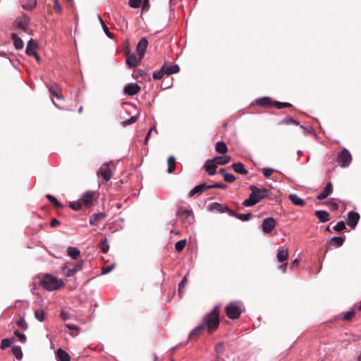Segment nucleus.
<instances>
[{
  "instance_id": "7c9ffc66",
  "label": "nucleus",
  "mask_w": 361,
  "mask_h": 361,
  "mask_svg": "<svg viewBox=\"0 0 361 361\" xmlns=\"http://www.w3.org/2000/svg\"><path fill=\"white\" fill-rule=\"evenodd\" d=\"M68 255L73 258V259H77L80 256V250L74 247H69L67 249Z\"/></svg>"
},
{
  "instance_id": "9b49d317",
  "label": "nucleus",
  "mask_w": 361,
  "mask_h": 361,
  "mask_svg": "<svg viewBox=\"0 0 361 361\" xmlns=\"http://www.w3.org/2000/svg\"><path fill=\"white\" fill-rule=\"evenodd\" d=\"M147 45L148 42L145 37H142L137 44L136 50L139 56V61L143 59Z\"/></svg>"
},
{
  "instance_id": "79ce46f5",
  "label": "nucleus",
  "mask_w": 361,
  "mask_h": 361,
  "mask_svg": "<svg viewBox=\"0 0 361 361\" xmlns=\"http://www.w3.org/2000/svg\"><path fill=\"white\" fill-rule=\"evenodd\" d=\"M49 91L52 97H56L57 99H61V97L56 92V84L54 83L49 85Z\"/></svg>"
},
{
  "instance_id": "e433bc0d",
  "label": "nucleus",
  "mask_w": 361,
  "mask_h": 361,
  "mask_svg": "<svg viewBox=\"0 0 361 361\" xmlns=\"http://www.w3.org/2000/svg\"><path fill=\"white\" fill-rule=\"evenodd\" d=\"M292 104L288 102H280L276 101H273L272 107H275L277 109H281L283 108H288L291 107Z\"/></svg>"
},
{
  "instance_id": "680f3d73",
  "label": "nucleus",
  "mask_w": 361,
  "mask_h": 361,
  "mask_svg": "<svg viewBox=\"0 0 361 361\" xmlns=\"http://www.w3.org/2000/svg\"><path fill=\"white\" fill-rule=\"evenodd\" d=\"M154 130L155 132H157V129L155 128V126H153L152 128H150V130H149V132L147 133V135H146V137L145 139V144L147 145V142L149 139V137L151 135V133Z\"/></svg>"
},
{
  "instance_id": "dca6fc26",
  "label": "nucleus",
  "mask_w": 361,
  "mask_h": 361,
  "mask_svg": "<svg viewBox=\"0 0 361 361\" xmlns=\"http://www.w3.org/2000/svg\"><path fill=\"white\" fill-rule=\"evenodd\" d=\"M218 164L214 161V159L207 160L204 164L205 171L209 175L213 176L216 173V169Z\"/></svg>"
},
{
  "instance_id": "4d7b16f0",
  "label": "nucleus",
  "mask_w": 361,
  "mask_h": 361,
  "mask_svg": "<svg viewBox=\"0 0 361 361\" xmlns=\"http://www.w3.org/2000/svg\"><path fill=\"white\" fill-rule=\"evenodd\" d=\"M142 4V0H130L129 6L132 8H139Z\"/></svg>"
},
{
  "instance_id": "c9c22d12",
  "label": "nucleus",
  "mask_w": 361,
  "mask_h": 361,
  "mask_svg": "<svg viewBox=\"0 0 361 361\" xmlns=\"http://www.w3.org/2000/svg\"><path fill=\"white\" fill-rule=\"evenodd\" d=\"M168 172L171 173L176 169V159L173 156L168 158Z\"/></svg>"
},
{
  "instance_id": "473e14b6",
  "label": "nucleus",
  "mask_w": 361,
  "mask_h": 361,
  "mask_svg": "<svg viewBox=\"0 0 361 361\" xmlns=\"http://www.w3.org/2000/svg\"><path fill=\"white\" fill-rule=\"evenodd\" d=\"M214 161L218 165H225L228 164L231 160L230 156H224V157H216L214 159Z\"/></svg>"
},
{
  "instance_id": "4468645a",
  "label": "nucleus",
  "mask_w": 361,
  "mask_h": 361,
  "mask_svg": "<svg viewBox=\"0 0 361 361\" xmlns=\"http://www.w3.org/2000/svg\"><path fill=\"white\" fill-rule=\"evenodd\" d=\"M140 90V87L136 83L128 84L124 88V93L129 96H133L138 93Z\"/></svg>"
},
{
  "instance_id": "c03bdc74",
  "label": "nucleus",
  "mask_w": 361,
  "mask_h": 361,
  "mask_svg": "<svg viewBox=\"0 0 361 361\" xmlns=\"http://www.w3.org/2000/svg\"><path fill=\"white\" fill-rule=\"evenodd\" d=\"M100 249L102 250V252L106 253L109 251V245L107 242V239L104 238L101 240L99 244Z\"/></svg>"
},
{
  "instance_id": "3c124183",
  "label": "nucleus",
  "mask_w": 361,
  "mask_h": 361,
  "mask_svg": "<svg viewBox=\"0 0 361 361\" xmlns=\"http://www.w3.org/2000/svg\"><path fill=\"white\" fill-rule=\"evenodd\" d=\"M345 228V224L343 221L338 222L337 224L334 227V230L337 232H341Z\"/></svg>"
},
{
  "instance_id": "774afa93",
  "label": "nucleus",
  "mask_w": 361,
  "mask_h": 361,
  "mask_svg": "<svg viewBox=\"0 0 361 361\" xmlns=\"http://www.w3.org/2000/svg\"><path fill=\"white\" fill-rule=\"evenodd\" d=\"M60 224V221H58L56 219H53L51 222H50V226L51 227H56L57 226H59Z\"/></svg>"
},
{
  "instance_id": "ea45409f",
  "label": "nucleus",
  "mask_w": 361,
  "mask_h": 361,
  "mask_svg": "<svg viewBox=\"0 0 361 361\" xmlns=\"http://www.w3.org/2000/svg\"><path fill=\"white\" fill-rule=\"evenodd\" d=\"M12 353L13 355L18 359L21 360L23 357V353L21 350V348L18 345H14L12 348Z\"/></svg>"
},
{
  "instance_id": "0e129e2a",
  "label": "nucleus",
  "mask_w": 361,
  "mask_h": 361,
  "mask_svg": "<svg viewBox=\"0 0 361 361\" xmlns=\"http://www.w3.org/2000/svg\"><path fill=\"white\" fill-rule=\"evenodd\" d=\"M114 268V265L105 267L102 269V274H106L109 273Z\"/></svg>"
},
{
  "instance_id": "5fc2aeb1",
  "label": "nucleus",
  "mask_w": 361,
  "mask_h": 361,
  "mask_svg": "<svg viewBox=\"0 0 361 361\" xmlns=\"http://www.w3.org/2000/svg\"><path fill=\"white\" fill-rule=\"evenodd\" d=\"M16 324L18 326L22 328L23 330H26L27 328V324L23 318H20L16 322Z\"/></svg>"
},
{
  "instance_id": "13d9d810",
  "label": "nucleus",
  "mask_w": 361,
  "mask_h": 361,
  "mask_svg": "<svg viewBox=\"0 0 361 361\" xmlns=\"http://www.w3.org/2000/svg\"><path fill=\"white\" fill-rule=\"evenodd\" d=\"M275 171L274 169L271 168H264L263 169V174L266 178H269L271 176V174Z\"/></svg>"
},
{
  "instance_id": "f03ea898",
  "label": "nucleus",
  "mask_w": 361,
  "mask_h": 361,
  "mask_svg": "<svg viewBox=\"0 0 361 361\" xmlns=\"http://www.w3.org/2000/svg\"><path fill=\"white\" fill-rule=\"evenodd\" d=\"M249 189L251 193L249 197L243 202V205L244 207L254 206L269 195V190L266 188L259 189L257 186L252 185L249 187Z\"/></svg>"
},
{
  "instance_id": "39448f33",
  "label": "nucleus",
  "mask_w": 361,
  "mask_h": 361,
  "mask_svg": "<svg viewBox=\"0 0 361 361\" xmlns=\"http://www.w3.org/2000/svg\"><path fill=\"white\" fill-rule=\"evenodd\" d=\"M336 159L341 167H347L352 161V156L348 149H343L338 154Z\"/></svg>"
},
{
  "instance_id": "6e6552de",
  "label": "nucleus",
  "mask_w": 361,
  "mask_h": 361,
  "mask_svg": "<svg viewBox=\"0 0 361 361\" xmlns=\"http://www.w3.org/2000/svg\"><path fill=\"white\" fill-rule=\"evenodd\" d=\"M276 221L272 217L266 218L262 224V231L265 233H271L276 227Z\"/></svg>"
},
{
  "instance_id": "f257e3e1",
  "label": "nucleus",
  "mask_w": 361,
  "mask_h": 361,
  "mask_svg": "<svg viewBox=\"0 0 361 361\" xmlns=\"http://www.w3.org/2000/svg\"><path fill=\"white\" fill-rule=\"evenodd\" d=\"M219 307L216 306L211 312L203 317L202 322L190 332L189 338L199 336L204 330H207L209 334H212L219 327Z\"/></svg>"
},
{
  "instance_id": "aec40b11",
  "label": "nucleus",
  "mask_w": 361,
  "mask_h": 361,
  "mask_svg": "<svg viewBox=\"0 0 361 361\" xmlns=\"http://www.w3.org/2000/svg\"><path fill=\"white\" fill-rule=\"evenodd\" d=\"M256 104L263 107H272L273 100L268 97L257 99Z\"/></svg>"
},
{
  "instance_id": "49530a36",
  "label": "nucleus",
  "mask_w": 361,
  "mask_h": 361,
  "mask_svg": "<svg viewBox=\"0 0 361 361\" xmlns=\"http://www.w3.org/2000/svg\"><path fill=\"white\" fill-rule=\"evenodd\" d=\"M82 205L83 204L80 200L78 202H70L69 204L70 207L75 211L80 210L82 208Z\"/></svg>"
},
{
  "instance_id": "f8f14e48",
  "label": "nucleus",
  "mask_w": 361,
  "mask_h": 361,
  "mask_svg": "<svg viewBox=\"0 0 361 361\" xmlns=\"http://www.w3.org/2000/svg\"><path fill=\"white\" fill-rule=\"evenodd\" d=\"M360 220V214L355 212H350L348 214V225L353 229L355 228Z\"/></svg>"
},
{
  "instance_id": "7ed1b4c3",
  "label": "nucleus",
  "mask_w": 361,
  "mask_h": 361,
  "mask_svg": "<svg viewBox=\"0 0 361 361\" xmlns=\"http://www.w3.org/2000/svg\"><path fill=\"white\" fill-rule=\"evenodd\" d=\"M41 286L49 291L58 290L64 286L62 280L51 274H45L40 281Z\"/></svg>"
},
{
  "instance_id": "c756f323",
  "label": "nucleus",
  "mask_w": 361,
  "mask_h": 361,
  "mask_svg": "<svg viewBox=\"0 0 361 361\" xmlns=\"http://www.w3.org/2000/svg\"><path fill=\"white\" fill-rule=\"evenodd\" d=\"M37 5L36 0H22V6L27 10H31L35 8Z\"/></svg>"
},
{
  "instance_id": "864d4df0",
  "label": "nucleus",
  "mask_w": 361,
  "mask_h": 361,
  "mask_svg": "<svg viewBox=\"0 0 361 361\" xmlns=\"http://www.w3.org/2000/svg\"><path fill=\"white\" fill-rule=\"evenodd\" d=\"M14 335L18 337V338L19 339V341L23 343H25L26 342V336L25 334H22V333H20L18 330H16L14 331Z\"/></svg>"
},
{
  "instance_id": "b1692460",
  "label": "nucleus",
  "mask_w": 361,
  "mask_h": 361,
  "mask_svg": "<svg viewBox=\"0 0 361 361\" xmlns=\"http://www.w3.org/2000/svg\"><path fill=\"white\" fill-rule=\"evenodd\" d=\"M56 356L59 361H71V357L68 353L61 348L57 350Z\"/></svg>"
},
{
  "instance_id": "0eeeda50",
  "label": "nucleus",
  "mask_w": 361,
  "mask_h": 361,
  "mask_svg": "<svg viewBox=\"0 0 361 361\" xmlns=\"http://www.w3.org/2000/svg\"><path fill=\"white\" fill-rule=\"evenodd\" d=\"M96 192L92 191H87L85 192L80 200L82 204L86 207L89 208L93 204V202L95 200Z\"/></svg>"
},
{
  "instance_id": "20e7f679",
  "label": "nucleus",
  "mask_w": 361,
  "mask_h": 361,
  "mask_svg": "<svg viewBox=\"0 0 361 361\" xmlns=\"http://www.w3.org/2000/svg\"><path fill=\"white\" fill-rule=\"evenodd\" d=\"M226 316L231 319H238L241 314V310L235 302H230L225 308Z\"/></svg>"
},
{
  "instance_id": "bf43d9fd",
  "label": "nucleus",
  "mask_w": 361,
  "mask_h": 361,
  "mask_svg": "<svg viewBox=\"0 0 361 361\" xmlns=\"http://www.w3.org/2000/svg\"><path fill=\"white\" fill-rule=\"evenodd\" d=\"M209 188H219V189H226L227 188V185L224 183H214V184H212V185H209Z\"/></svg>"
},
{
  "instance_id": "69168bd1",
  "label": "nucleus",
  "mask_w": 361,
  "mask_h": 361,
  "mask_svg": "<svg viewBox=\"0 0 361 361\" xmlns=\"http://www.w3.org/2000/svg\"><path fill=\"white\" fill-rule=\"evenodd\" d=\"M60 317L63 320H66L69 319V314L68 312H66L64 311H61L60 313Z\"/></svg>"
},
{
  "instance_id": "a19ab883",
  "label": "nucleus",
  "mask_w": 361,
  "mask_h": 361,
  "mask_svg": "<svg viewBox=\"0 0 361 361\" xmlns=\"http://www.w3.org/2000/svg\"><path fill=\"white\" fill-rule=\"evenodd\" d=\"M14 338H4L1 342L0 348L1 350H4L11 345Z\"/></svg>"
},
{
  "instance_id": "bb28decb",
  "label": "nucleus",
  "mask_w": 361,
  "mask_h": 361,
  "mask_svg": "<svg viewBox=\"0 0 361 361\" xmlns=\"http://www.w3.org/2000/svg\"><path fill=\"white\" fill-rule=\"evenodd\" d=\"M11 37L16 49H21L23 47V40L16 33H12Z\"/></svg>"
},
{
  "instance_id": "58836bf2",
  "label": "nucleus",
  "mask_w": 361,
  "mask_h": 361,
  "mask_svg": "<svg viewBox=\"0 0 361 361\" xmlns=\"http://www.w3.org/2000/svg\"><path fill=\"white\" fill-rule=\"evenodd\" d=\"M164 68H165V64H164L159 70L154 71L153 73V78L154 80L161 79L163 78L164 75L166 74L165 71H164Z\"/></svg>"
},
{
  "instance_id": "052dcab7",
  "label": "nucleus",
  "mask_w": 361,
  "mask_h": 361,
  "mask_svg": "<svg viewBox=\"0 0 361 361\" xmlns=\"http://www.w3.org/2000/svg\"><path fill=\"white\" fill-rule=\"evenodd\" d=\"M53 8L55 10V11L57 12V13H60L61 11V7L59 5V3L58 0H54Z\"/></svg>"
},
{
  "instance_id": "4be33fe9",
  "label": "nucleus",
  "mask_w": 361,
  "mask_h": 361,
  "mask_svg": "<svg viewBox=\"0 0 361 361\" xmlns=\"http://www.w3.org/2000/svg\"><path fill=\"white\" fill-rule=\"evenodd\" d=\"M37 48V44L36 41L30 39L27 45L25 52L27 55L32 56L35 54L36 49Z\"/></svg>"
},
{
  "instance_id": "de8ad7c7",
  "label": "nucleus",
  "mask_w": 361,
  "mask_h": 361,
  "mask_svg": "<svg viewBox=\"0 0 361 361\" xmlns=\"http://www.w3.org/2000/svg\"><path fill=\"white\" fill-rule=\"evenodd\" d=\"M252 216V214L251 213L238 214V215H236V218H238V219H240L243 221H247L251 219Z\"/></svg>"
},
{
  "instance_id": "a211bd4d",
  "label": "nucleus",
  "mask_w": 361,
  "mask_h": 361,
  "mask_svg": "<svg viewBox=\"0 0 361 361\" xmlns=\"http://www.w3.org/2000/svg\"><path fill=\"white\" fill-rule=\"evenodd\" d=\"M209 185L203 183L195 186L192 190H190L189 194L190 197H192L196 194H201L203 191L211 189V188H209Z\"/></svg>"
},
{
  "instance_id": "72a5a7b5",
  "label": "nucleus",
  "mask_w": 361,
  "mask_h": 361,
  "mask_svg": "<svg viewBox=\"0 0 361 361\" xmlns=\"http://www.w3.org/2000/svg\"><path fill=\"white\" fill-rule=\"evenodd\" d=\"M46 197L50 202H51L56 208H62L63 205L58 201V200L53 195L47 194Z\"/></svg>"
},
{
  "instance_id": "ddd939ff",
  "label": "nucleus",
  "mask_w": 361,
  "mask_h": 361,
  "mask_svg": "<svg viewBox=\"0 0 361 361\" xmlns=\"http://www.w3.org/2000/svg\"><path fill=\"white\" fill-rule=\"evenodd\" d=\"M106 217V214L104 212H99L94 214L90 217V224L92 226H97L100 221H104Z\"/></svg>"
},
{
  "instance_id": "09e8293b",
  "label": "nucleus",
  "mask_w": 361,
  "mask_h": 361,
  "mask_svg": "<svg viewBox=\"0 0 361 361\" xmlns=\"http://www.w3.org/2000/svg\"><path fill=\"white\" fill-rule=\"evenodd\" d=\"M99 18V21L102 25V27H103V30L105 32V34L106 35V36H108L109 38H113V34L109 31V28L107 27V26L105 25L104 20H102V18L101 17Z\"/></svg>"
},
{
  "instance_id": "393cba45",
  "label": "nucleus",
  "mask_w": 361,
  "mask_h": 361,
  "mask_svg": "<svg viewBox=\"0 0 361 361\" xmlns=\"http://www.w3.org/2000/svg\"><path fill=\"white\" fill-rule=\"evenodd\" d=\"M289 200L296 206L304 207L305 205V200L295 194H290L289 195Z\"/></svg>"
},
{
  "instance_id": "6ab92c4d",
  "label": "nucleus",
  "mask_w": 361,
  "mask_h": 361,
  "mask_svg": "<svg viewBox=\"0 0 361 361\" xmlns=\"http://www.w3.org/2000/svg\"><path fill=\"white\" fill-rule=\"evenodd\" d=\"M277 259L279 262H287L288 257V249L281 247L277 253Z\"/></svg>"
},
{
  "instance_id": "9d476101",
  "label": "nucleus",
  "mask_w": 361,
  "mask_h": 361,
  "mask_svg": "<svg viewBox=\"0 0 361 361\" xmlns=\"http://www.w3.org/2000/svg\"><path fill=\"white\" fill-rule=\"evenodd\" d=\"M98 175L101 176L106 181H108L111 178V171L110 169V166L108 163L103 164L99 171Z\"/></svg>"
},
{
  "instance_id": "a18cd8bd",
  "label": "nucleus",
  "mask_w": 361,
  "mask_h": 361,
  "mask_svg": "<svg viewBox=\"0 0 361 361\" xmlns=\"http://www.w3.org/2000/svg\"><path fill=\"white\" fill-rule=\"evenodd\" d=\"M186 245V240H180L175 244V249L177 252H180L183 250Z\"/></svg>"
},
{
  "instance_id": "2eb2a0df",
  "label": "nucleus",
  "mask_w": 361,
  "mask_h": 361,
  "mask_svg": "<svg viewBox=\"0 0 361 361\" xmlns=\"http://www.w3.org/2000/svg\"><path fill=\"white\" fill-rule=\"evenodd\" d=\"M126 64L130 68H135L138 62L140 61L139 59L137 60L135 54H130L128 51L126 53Z\"/></svg>"
},
{
  "instance_id": "f3484780",
  "label": "nucleus",
  "mask_w": 361,
  "mask_h": 361,
  "mask_svg": "<svg viewBox=\"0 0 361 361\" xmlns=\"http://www.w3.org/2000/svg\"><path fill=\"white\" fill-rule=\"evenodd\" d=\"M333 192V185L331 183H328L322 192L317 196L318 200H323L326 199Z\"/></svg>"
},
{
  "instance_id": "603ef678",
  "label": "nucleus",
  "mask_w": 361,
  "mask_h": 361,
  "mask_svg": "<svg viewBox=\"0 0 361 361\" xmlns=\"http://www.w3.org/2000/svg\"><path fill=\"white\" fill-rule=\"evenodd\" d=\"M355 312L354 310H350L347 312H345L343 315V320L345 321H350L355 316Z\"/></svg>"
},
{
  "instance_id": "a878e982",
  "label": "nucleus",
  "mask_w": 361,
  "mask_h": 361,
  "mask_svg": "<svg viewBox=\"0 0 361 361\" xmlns=\"http://www.w3.org/2000/svg\"><path fill=\"white\" fill-rule=\"evenodd\" d=\"M315 216L321 222H326L329 221V214L324 210H318L315 212Z\"/></svg>"
},
{
  "instance_id": "1a4fd4ad",
  "label": "nucleus",
  "mask_w": 361,
  "mask_h": 361,
  "mask_svg": "<svg viewBox=\"0 0 361 361\" xmlns=\"http://www.w3.org/2000/svg\"><path fill=\"white\" fill-rule=\"evenodd\" d=\"M177 216L183 221H188L190 223V221L193 219V214L191 210H189L184 207H180L177 212Z\"/></svg>"
},
{
  "instance_id": "e2e57ef3",
  "label": "nucleus",
  "mask_w": 361,
  "mask_h": 361,
  "mask_svg": "<svg viewBox=\"0 0 361 361\" xmlns=\"http://www.w3.org/2000/svg\"><path fill=\"white\" fill-rule=\"evenodd\" d=\"M291 118L290 117H286L283 119H282L280 122H279V124L281 125H289V124H291Z\"/></svg>"
},
{
  "instance_id": "6e6d98bb",
  "label": "nucleus",
  "mask_w": 361,
  "mask_h": 361,
  "mask_svg": "<svg viewBox=\"0 0 361 361\" xmlns=\"http://www.w3.org/2000/svg\"><path fill=\"white\" fill-rule=\"evenodd\" d=\"M137 120V116H132L129 119H127V120L123 121L122 125L123 126H126L130 125V124L136 122Z\"/></svg>"
},
{
  "instance_id": "c85d7f7f",
  "label": "nucleus",
  "mask_w": 361,
  "mask_h": 361,
  "mask_svg": "<svg viewBox=\"0 0 361 361\" xmlns=\"http://www.w3.org/2000/svg\"><path fill=\"white\" fill-rule=\"evenodd\" d=\"M215 150L219 154H224L228 152V147L224 142L220 141L216 143Z\"/></svg>"
},
{
  "instance_id": "5701e85b",
  "label": "nucleus",
  "mask_w": 361,
  "mask_h": 361,
  "mask_svg": "<svg viewBox=\"0 0 361 361\" xmlns=\"http://www.w3.org/2000/svg\"><path fill=\"white\" fill-rule=\"evenodd\" d=\"M345 240L343 237H334L328 243L329 246H333L335 247H341Z\"/></svg>"
},
{
  "instance_id": "2f4dec72",
  "label": "nucleus",
  "mask_w": 361,
  "mask_h": 361,
  "mask_svg": "<svg viewBox=\"0 0 361 361\" xmlns=\"http://www.w3.org/2000/svg\"><path fill=\"white\" fill-rule=\"evenodd\" d=\"M179 70H180L179 66L176 64L172 65V66H166L165 64L164 71H165V73L168 75L173 74V73H176L179 71Z\"/></svg>"
},
{
  "instance_id": "37998d69",
  "label": "nucleus",
  "mask_w": 361,
  "mask_h": 361,
  "mask_svg": "<svg viewBox=\"0 0 361 361\" xmlns=\"http://www.w3.org/2000/svg\"><path fill=\"white\" fill-rule=\"evenodd\" d=\"M45 311L44 310H36L35 311V317L39 322H43L44 320Z\"/></svg>"
},
{
  "instance_id": "338daca9",
  "label": "nucleus",
  "mask_w": 361,
  "mask_h": 361,
  "mask_svg": "<svg viewBox=\"0 0 361 361\" xmlns=\"http://www.w3.org/2000/svg\"><path fill=\"white\" fill-rule=\"evenodd\" d=\"M225 212H227L231 216L236 217V215H238V214H236L234 211L229 209L228 207H225Z\"/></svg>"
},
{
  "instance_id": "cd10ccee",
  "label": "nucleus",
  "mask_w": 361,
  "mask_h": 361,
  "mask_svg": "<svg viewBox=\"0 0 361 361\" xmlns=\"http://www.w3.org/2000/svg\"><path fill=\"white\" fill-rule=\"evenodd\" d=\"M219 173H221L223 177L224 180L227 183H233L235 180V176L232 173H228L226 172V169H221L219 170Z\"/></svg>"
},
{
  "instance_id": "f704fd0d",
  "label": "nucleus",
  "mask_w": 361,
  "mask_h": 361,
  "mask_svg": "<svg viewBox=\"0 0 361 361\" xmlns=\"http://www.w3.org/2000/svg\"><path fill=\"white\" fill-rule=\"evenodd\" d=\"M225 207H227V206L222 205L218 202H213L210 205V209L211 210H216L220 213H224L225 212Z\"/></svg>"
},
{
  "instance_id": "412c9836",
  "label": "nucleus",
  "mask_w": 361,
  "mask_h": 361,
  "mask_svg": "<svg viewBox=\"0 0 361 361\" xmlns=\"http://www.w3.org/2000/svg\"><path fill=\"white\" fill-rule=\"evenodd\" d=\"M231 168L234 170L235 172L240 174V175H246L248 171L245 169L244 165L241 162L234 163L231 165Z\"/></svg>"
},
{
  "instance_id": "4c0bfd02",
  "label": "nucleus",
  "mask_w": 361,
  "mask_h": 361,
  "mask_svg": "<svg viewBox=\"0 0 361 361\" xmlns=\"http://www.w3.org/2000/svg\"><path fill=\"white\" fill-rule=\"evenodd\" d=\"M188 283L187 276H185L178 284V295L182 297L184 293V288Z\"/></svg>"
},
{
  "instance_id": "423d86ee",
  "label": "nucleus",
  "mask_w": 361,
  "mask_h": 361,
  "mask_svg": "<svg viewBox=\"0 0 361 361\" xmlns=\"http://www.w3.org/2000/svg\"><path fill=\"white\" fill-rule=\"evenodd\" d=\"M30 23V18L26 15H23L16 18L13 22V26L15 29H20L26 31Z\"/></svg>"
},
{
  "instance_id": "8fccbe9b",
  "label": "nucleus",
  "mask_w": 361,
  "mask_h": 361,
  "mask_svg": "<svg viewBox=\"0 0 361 361\" xmlns=\"http://www.w3.org/2000/svg\"><path fill=\"white\" fill-rule=\"evenodd\" d=\"M65 326H66V328H67L69 330L75 331H76L75 334L71 333V336L75 337V336H76L78 335V331H79V327L78 326H77L76 325L70 324H65Z\"/></svg>"
}]
</instances>
